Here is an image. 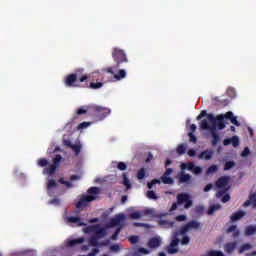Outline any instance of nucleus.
Segmentation results:
<instances>
[{"label": "nucleus", "mask_w": 256, "mask_h": 256, "mask_svg": "<svg viewBox=\"0 0 256 256\" xmlns=\"http://www.w3.org/2000/svg\"><path fill=\"white\" fill-rule=\"evenodd\" d=\"M188 137L190 143H197V137L195 136V134H193V132H189Z\"/></svg>", "instance_id": "8fccbe9b"}, {"label": "nucleus", "mask_w": 256, "mask_h": 256, "mask_svg": "<svg viewBox=\"0 0 256 256\" xmlns=\"http://www.w3.org/2000/svg\"><path fill=\"white\" fill-rule=\"evenodd\" d=\"M237 249V242H228L224 245V251L228 254L231 255L233 251Z\"/></svg>", "instance_id": "412c9836"}, {"label": "nucleus", "mask_w": 256, "mask_h": 256, "mask_svg": "<svg viewBox=\"0 0 256 256\" xmlns=\"http://www.w3.org/2000/svg\"><path fill=\"white\" fill-rule=\"evenodd\" d=\"M224 145H233L234 147H239V137L233 136L232 138L224 139Z\"/></svg>", "instance_id": "4be33fe9"}, {"label": "nucleus", "mask_w": 256, "mask_h": 256, "mask_svg": "<svg viewBox=\"0 0 256 256\" xmlns=\"http://www.w3.org/2000/svg\"><path fill=\"white\" fill-rule=\"evenodd\" d=\"M99 187L92 186L87 190L88 195H83L80 200L76 203V208L81 209V207H87L88 203L95 201L99 196Z\"/></svg>", "instance_id": "f03ea898"}, {"label": "nucleus", "mask_w": 256, "mask_h": 256, "mask_svg": "<svg viewBox=\"0 0 256 256\" xmlns=\"http://www.w3.org/2000/svg\"><path fill=\"white\" fill-rule=\"evenodd\" d=\"M219 209H221V204L211 205L207 210V215H214L216 211H219Z\"/></svg>", "instance_id": "cd10ccee"}, {"label": "nucleus", "mask_w": 256, "mask_h": 256, "mask_svg": "<svg viewBox=\"0 0 256 256\" xmlns=\"http://www.w3.org/2000/svg\"><path fill=\"white\" fill-rule=\"evenodd\" d=\"M89 87L90 89H101V87H103V82H91Z\"/></svg>", "instance_id": "c03bdc74"}, {"label": "nucleus", "mask_w": 256, "mask_h": 256, "mask_svg": "<svg viewBox=\"0 0 256 256\" xmlns=\"http://www.w3.org/2000/svg\"><path fill=\"white\" fill-rule=\"evenodd\" d=\"M128 241L132 244L135 245L136 243L139 242V236H131L128 238Z\"/></svg>", "instance_id": "3c124183"}, {"label": "nucleus", "mask_w": 256, "mask_h": 256, "mask_svg": "<svg viewBox=\"0 0 256 256\" xmlns=\"http://www.w3.org/2000/svg\"><path fill=\"white\" fill-rule=\"evenodd\" d=\"M214 153L215 152L213 150H204L198 155V159H200V160L204 159L205 161H211V159H213Z\"/></svg>", "instance_id": "f8f14e48"}, {"label": "nucleus", "mask_w": 256, "mask_h": 256, "mask_svg": "<svg viewBox=\"0 0 256 256\" xmlns=\"http://www.w3.org/2000/svg\"><path fill=\"white\" fill-rule=\"evenodd\" d=\"M127 77V72L124 69H120L117 74L114 75V79L116 81H121V79H125Z\"/></svg>", "instance_id": "7c9ffc66"}, {"label": "nucleus", "mask_w": 256, "mask_h": 256, "mask_svg": "<svg viewBox=\"0 0 256 256\" xmlns=\"http://www.w3.org/2000/svg\"><path fill=\"white\" fill-rule=\"evenodd\" d=\"M237 230V225H231L228 229H227V233H234Z\"/></svg>", "instance_id": "680f3d73"}, {"label": "nucleus", "mask_w": 256, "mask_h": 256, "mask_svg": "<svg viewBox=\"0 0 256 256\" xmlns=\"http://www.w3.org/2000/svg\"><path fill=\"white\" fill-rule=\"evenodd\" d=\"M119 233H121V228H117L115 233L112 234L111 236L112 241H117V237H119Z\"/></svg>", "instance_id": "864d4df0"}, {"label": "nucleus", "mask_w": 256, "mask_h": 256, "mask_svg": "<svg viewBox=\"0 0 256 256\" xmlns=\"http://www.w3.org/2000/svg\"><path fill=\"white\" fill-rule=\"evenodd\" d=\"M77 77H79L78 73L67 75L64 80V85H66V87H77V85H75V83H77Z\"/></svg>", "instance_id": "1a4fd4ad"}, {"label": "nucleus", "mask_w": 256, "mask_h": 256, "mask_svg": "<svg viewBox=\"0 0 256 256\" xmlns=\"http://www.w3.org/2000/svg\"><path fill=\"white\" fill-rule=\"evenodd\" d=\"M213 189V184H208L204 187V193H209V190Z\"/></svg>", "instance_id": "338daca9"}, {"label": "nucleus", "mask_w": 256, "mask_h": 256, "mask_svg": "<svg viewBox=\"0 0 256 256\" xmlns=\"http://www.w3.org/2000/svg\"><path fill=\"white\" fill-rule=\"evenodd\" d=\"M58 182L61 183V185H65V187H67V189H73V187H75V186L73 185V183H71V182L65 180V178H60V179L58 180Z\"/></svg>", "instance_id": "c9c22d12"}, {"label": "nucleus", "mask_w": 256, "mask_h": 256, "mask_svg": "<svg viewBox=\"0 0 256 256\" xmlns=\"http://www.w3.org/2000/svg\"><path fill=\"white\" fill-rule=\"evenodd\" d=\"M194 168H195V164L193 162H189L187 164L185 163L181 164L182 171H185V169H188V171H193Z\"/></svg>", "instance_id": "72a5a7b5"}, {"label": "nucleus", "mask_w": 256, "mask_h": 256, "mask_svg": "<svg viewBox=\"0 0 256 256\" xmlns=\"http://www.w3.org/2000/svg\"><path fill=\"white\" fill-rule=\"evenodd\" d=\"M125 221L124 214H118L114 218L110 219V227H117V225L123 223Z\"/></svg>", "instance_id": "ddd939ff"}, {"label": "nucleus", "mask_w": 256, "mask_h": 256, "mask_svg": "<svg viewBox=\"0 0 256 256\" xmlns=\"http://www.w3.org/2000/svg\"><path fill=\"white\" fill-rule=\"evenodd\" d=\"M203 117H207V119L201 120ZM196 119L197 121H201L200 129H203V131H207V129L217 131V127L220 131L225 129V114H220L215 117L213 114H207V110H202Z\"/></svg>", "instance_id": "f257e3e1"}, {"label": "nucleus", "mask_w": 256, "mask_h": 256, "mask_svg": "<svg viewBox=\"0 0 256 256\" xmlns=\"http://www.w3.org/2000/svg\"><path fill=\"white\" fill-rule=\"evenodd\" d=\"M87 79H89V75L84 74L79 78L80 83H85V81H87Z\"/></svg>", "instance_id": "e2e57ef3"}, {"label": "nucleus", "mask_w": 256, "mask_h": 256, "mask_svg": "<svg viewBox=\"0 0 256 256\" xmlns=\"http://www.w3.org/2000/svg\"><path fill=\"white\" fill-rule=\"evenodd\" d=\"M68 223H74L76 227H85L87 225L80 217L70 216L67 218Z\"/></svg>", "instance_id": "4468645a"}, {"label": "nucleus", "mask_w": 256, "mask_h": 256, "mask_svg": "<svg viewBox=\"0 0 256 256\" xmlns=\"http://www.w3.org/2000/svg\"><path fill=\"white\" fill-rule=\"evenodd\" d=\"M160 245H161V238H159V237H152L148 241L149 249H157L158 247H160Z\"/></svg>", "instance_id": "2eb2a0df"}, {"label": "nucleus", "mask_w": 256, "mask_h": 256, "mask_svg": "<svg viewBox=\"0 0 256 256\" xmlns=\"http://www.w3.org/2000/svg\"><path fill=\"white\" fill-rule=\"evenodd\" d=\"M172 173L173 169L167 168L164 174L161 176V181L162 183H164V185H173V183H175L173 178L169 177V175H171Z\"/></svg>", "instance_id": "9d476101"}, {"label": "nucleus", "mask_w": 256, "mask_h": 256, "mask_svg": "<svg viewBox=\"0 0 256 256\" xmlns=\"http://www.w3.org/2000/svg\"><path fill=\"white\" fill-rule=\"evenodd\" d=\"M55 188H57V182L54 179L48 180V182H47V191H48V195H50V197L52 195L51 191Z\"/></svg>", "instance_id": "a878e982"}, {"label": "nucleus", "mask_w": 256, "mask_h": 256, "mask_svg": "<svg viewBox=\"0 0 256 256\" xmlns=\"http://www.w3.org/2000/svg\"><path fill=\"white\" fill-rule=\"evenodd\" d=\"M225 190H219L217 193H216V197L218 199H221L222 203H228V201H231V196L229 194H225Z\"/></svg>", "instance_id": "6ab92c4d"}, {"label": "nucleus", "mask_w": 256, "mask_h": 256, "mask_svg": "<svg viewBox=\"0 0 256 256\" xmlns=\"http://www.w3.org/2000/svg\"><path fill=\"white\" fill-rule=\"evenodd\" d=\"M175 219H176V221H179V222L186 221L187 220V216L182 214V215L176 216Z\"/></svg>", "instance_id": "052dcab7"}, {"label": "nucleus", "mask_w": 256, "mask_h": 256, "mask_svg": "<svg viewBox=\"0 0 256 256\" xmlns=\"http://www.w3.org/2000/svg\"><path fill=\"white\" fill-rule=\"evenodd\" d=\"M151 251L147 250V248H139L137 251L133 253L134 256H140V255H149Z\"/></svg>", "instance_id": "473e14b6"}, {"label": "nucleus", "mask_w": 256, "mask_h": 256, "mask_svg": "<svg viewBox=\"0 0 256 256\" xmlns=\"http://www.w3.org/2000/svg\"><path fill=\"white\" fill-rule=\"evenodd\" d=\"M89 243L92 247H99V238H97V236H92L89 239Z\"/></svg>", "instance_id": "ea45409f"}, {"label": "nucleus", "mask_w": 256, "mask_h": 256, "mask_svg": "<svg viewBox=\"0 0 256 256\" xmlns=\"http://www.w3.org/2000/svg\"><path fill=\"white\" fill-rule=\"evenodd\" d=\"M147 215H153V209H145L140 212H132L130 214V219H141V217H145Z\"/></svg>", "instance_id": "9b49d317"}, {"label": "nucleus", "mask_w": 256, "mask_h": 256, "mask_svg": "<svg viewBox=\"0 0 256 256\" xmlns=\"http://www.w3.org/2000/svg\"><path fill=\"white\" fill-rule=\"evenodd\" d=\"M177 201L174 202L170 208V213L177 211L179 205H184V209H191L193 207V200L187 193H180L176 196Z\"/></svg>", "instance_id": "7ed1b4c3"}, {"label": "nucleus", "mask_w": 256, "mask_h": 256, "mask_svg": "<svg viewBox=\"0 0 256 256\" xmlns=\"http://www.w3.org/2000/svg\"><path fill=\"white\" fill-rule=\"evenodd\" d=\"M189 241H191V239L189 238V236L185 235L181 239V245H189Z\"/></svg>", "instance_id": "4d7b16f0"}, {"label": "nucleus", "mask_w": 256, "mask_h": 256, "mask_svg": "<svg viewBox=\"0 0 256 256\" xmlns=\"http://www.w3.org/2000/svg\"><path fill=\"white\" fill-rule=\"evenodd\" d=\"M188 181H191V175L185 174V172H181L179 175V182L188 183Z\"/></svg>", "instance_id": "c756f323"}, {"label": "nucleus", "mask_w": 256, "mask_h": 256, "mask_svg": "<svg viewBox=\"0 0 256 256\" xmlns=\"http://www.w3.org/2000/svg\"><path fill=\"white\" fill-rule=\"evenodd\" d=\"M178 155H185V151H187V146L185 144L178 145L176 149Z\"/></svg>", "instance_id": "4c0bfd02"}, {"label": "nucleus", "mask_w": 256, "mask_h": 256, "mask_svg": "<svg viewBox=\"0 0 256 256\" xmlns=\"http://www.w3.org/2000/svg\"><path fill=\"white\" fill-rule=\"evenodd\" d=\"M120 250H121V247L119 246V244H114L110 246V251H112L113 253H117Z\"/></svg>", "instance_id": "603ef678"}, {"label": "nucleus", "mask_w": 256, "mask_h": 256, "mask_svg": "<svg viewBox=\"0 0 256 256\" xmlns=\"http://www.w3.org/2000/svg\"><path fill=\"white\" fill-rule=\"evenodd\" d=\"M203 228V225L200 222H197V220H191L188 223H186L184 226L180 228L179 231H177L180 235H186L189 233V231L193 230L197 231Z\"/></svg>", "instance_id": "0eeeda50"}, {"label": "nucleus", "mask_w": 256, "mask_h": 256, "mask_svg": "<svg viewBox=\"0 0 256 256\" xmlns=\"http://www.w3.org/2000/svg\"><path fill=\"white\" fill-rule=\"evenodd\" d=\"M49 165V161L45 158H41L38 160V167H47Z\"/></svg>", "instance_id": "a18cd8bd"}, {"label": "nucleus", "mask_w": 256, "mask_h": 256, "mask_svg": "<svg viewBox=\"0 0 256 256\" xmlns=\"http://www.w3.org/2000/svg\"><path fill=\"white\" fill-rule=\"evenodd\" d=\"M249 153H250L249 148L246 147V148H244V150L242 151L241 156H242V157H247V156L249 155Z\"/></svg>", "instance_id": "0e129e2a"}, {"label": "nucleus", "mask_w": 256, "mask_h": 256, "mask_svg": "<svg viewBox=\"0 0 256 256\" xmlns=\"http://www.w3.org/2000/svg\"><path fill=\"white\" fill-rule=\"evenodd\" d=\"M84 233H94L95 237L103 239L107 235V229L102 228L100 224H95L84 228Z\"/></svg>", "instance_id": "423d86ee"}, {"label": "nucleus", "mask_w": 256, "mask_h": 256, "mask_svg": "<svg viewBox=\"0 0 256 256\" xmlns=\"http://www.w3.org/2000/svg\"><path fill=\"white\" fill-rule=\"evenodd\" d=\"M91 112V106H83L79 108L76 112L77 115H85L87 113Z\"/></svg>", "instance_id": "2f4dec72"}, {"label": "nucleus", "mask_w": 256, "mask_h": 256, "mask_svg": "<svg viewBox=\"0 0 256 256\" xmlns=\"http://www.w3.org/2000/svg\"><path fill=\"white\" fill-rule=\"evenodd\" d=\"M122 177H123V185L126 186V191H129V189H131V182L127 177V173H123Z\"/></svg>", "instance_id": "f704fd0d"}, {"label": "nucleus", "mask_w": 256, "mask_h": 256, "mask_svg": "<svg viewBox=\"0 0 256 256\" xmlns=\"http://www.w3.org/2000/svg\"><path fill=\"white\" fill-rule=\"evenodd\" d=\"M225 119H229L232 125H235L236 127L241 126V123H239V121L237 120V116H234L233 112L231 111L225 113Z\"/></svg>", "instance_id": "f3484780"}, {"label": "nucleus", "mask_w": 256, "mask_h": 256, "mask_svg": "<svg viewBox=\"0 0 256 256\" xmlns=\"http://www.w3.org/2000/svg\"><path fill=\"white\" fill-rule=\"evenodd\" d=\"M253 246L251 244H243L239 249L238 253H245V251H249V249H252Z\"/></svg>", "instance_id": "a19ab883"}, {"label": "nucleus", "mask_w": 256, "mask_h": 256, "mask_svg": "<svg viewBox=\"0 0 256 256\" xmlns=\"http://www.w3.org/2000/svg\"><path fill=\"white\" fill-rule=\"evenodd\" d=\"M112 59L116 63V68L121 67L123 63H129V58H127V53H125V50L118 47L113 48Z\"/></svg>", "instance_id": "39448f33"}, {"label": "nucleus", "mask_w": 256, "mask_h": 256, "mask_svg": "<svg viewBox=\"0 0 256 256\" xmlns=\"http://www.w3.org/2000/svg\"><path fill=\"white\" fill-rule=\"evenodd\" d=\"M85 242V238L68 239L66 240V247H75V245H81Z\"/></svg>", "instance_id": "aec40b11"}, {"label": "nucleus", "mask_w": 256, "mask_h": 256, "mask_svg": "<svg viewBox=\"0 0 256 256\" xmlns=\"http://www.w3.org/2000/svg\"><path fill=\"white\" fill-rule=\"evenodd\" d=\"M192 171L195 175H200V173H203V168L199 166H194Z\"/></svg>", "instance_id": "13d9d810"}, {"label": "nucleus", "mask_w": 256, "mask_h": 256, "mask_svg": "<svg viewBox=\"0 0 256 256\" xmlns=\"http://www.w3.org/2000/svg\"><path fill=\"white\" fill-rule=\"evenodd\" d=\"M253 205L254 207H256V193L251 194L249 196V200H246L243 204L244 207H249V205Z\"/></svg>", "instance_id": "393cba45"}, {"label": "nucleus", "mask_w": 256, "mask_h": 256, "mask_svg": "<svg viewBox=\"0 0 256 256\" xmlns=\"http://www.w3.org/2000/svg\"><path fill=\"white\" fill-rule=\"evenodd\" d=\"M246 213L243 210H238L237 212H234L231 216L230 219L231 221H239V219H243L245 217Z\"/></svg>", "instance_id": "5701e85b"}, {"label": "nucleus", "mask_w": 256, "mask_h": 256, "mask_svg": "<svg viewBox=\"0 0 256 256\" xmlns=\"http://www.w3.org/2000/svg\"><path fill=\"white\" fill-rule=\"evenodd\" d=\"M157 183H161V180L153 179L151 182L148 183V189H153V185H157Z\"/></svg>", "instance_id": "5fc2aeb1"}, {"label": "nucleus", "mask_w": 256, "mask_h": 256, "mask_svg": "<svg viewBox=\"0 0 256 256\" xmlns=\"http://www.w3.org/2000/svg\"><path fill=\"white\" fill-rule=\"evenodd\" d=\"M137 179H145V168H141L137 173Z\"/></svg>", "instance_id": "09e8293b"}, {"label": "nucleus", "mask_w": 256, "mask_h": 256, "mask_svg": "<svg viewBox=\"0 0 256 256\" xmlns=\"http://www.w3.org/2000/svg\"><path fill=\"white\" fill-rule=\"evenodd\" d=\"M179 233L176 231L172 236V240L170 244L167 246L166 251L169 255H175V253H179Z\"/></svg>", "instance_id": "6e6552de"}, {"label": "nucleus", "mask_w": 256, "mask_h": 256, "mask_svg": "<svg viewBox=\"0 0 256 256\" xmlns=\"http://www.w3.org/2000/svg\"><path fill=\"white\" fill-rule=\"evenodd\" d=\"M90 113L98 121H103V119H105L108 115H111V109L98 105H90Z\"/></svg>", "instance_id": "20e7f679"}, {"label": "nucleus", "mask_w": 256, "mask_h": 256, "mask_svg": "<svg viewBox=\"0 0 256 256\" xmlns=\"http://www.w3.org/2000/svg\"><path fill=\"white\" fill-rule=\"evenodd\" d=\"M159 225L161 227H164V229H171L172 227L175 226V221H170V220H160Z\"/></svg>", "instance_id": "b1692460"}, {"label": "nucleus", "mask_w": 256, "mask_h": 256, "mask_svg": "<svg viewBox=\"0 0 256 256\" xmlns=\"http://www.w3.org/2000/svg\"><path fill=\"white\" fill-rule=\"evenodd\" d=\"M145 161L146 163H151V161H153V154L151 152L148 153Z\"/></svg>", "instance_id": "69168bd1"}, {"label": "nucleus", "mask_w": 256, "mask_h": 256, "mask_svg": "<svg viewBox=\"0 0 256 256\" xmlns=\"http://www.w3.org/2000/svg\"><path fill=\"white\" fill-rule=\"evenodd\" d=\"M57 171V166L54 164H51L48 168H45L43 171L44 175H53Z\"/></svg>", "instance_id": "c85d7f7f"}, {"label": "nucleus", "mask_w": 256, "mask_h": 256, "mask_svg": "<svg viewBox=\"0 0 256 256\" xmlns=\"http://www.w3.org/2000/svg\"><path fill=\"white\" fill-rule=\"evenodd\" d=\"M63 159V157H61V155H56L54 158H53V164L52 165H55L56 167H58L59 163H61V160Z\"/></svg>", "instance_id": "49530a36"}, {"label": "nucleus", "mask_w": 256, "mask_h": 256, "mask_svg": "<svg viewBox=\"0 0 256 256\" xmlns=\"http://www.w3.org/2000/svg\"><path fill=\"white\" fill-rule=\"evenodd\" d=\"M117 169H119V171H125L127 169V164H125V162H119Z\"/></svg>", "instance_id": "6e6d98bb"}, {"label": "nucleus", "mask_w": 256, "mask_h": 256, "mask_svg": "<svg viewBox=\"0 0 256 256\" xmlns=\"http://www.w3.org/2000/svg\"><path fill=\"white\" fill-rule=\"evenodd\" d=\"M245 235L247 237H249L251 235H256V225L247 226L246 229H245Z\"/></svg>", "instance_id": "bb28decb"}, {"label": "nucleus", "mask_w": 256, "mask_h": 256, "mask_svg": "<svg viewBox=\"0 0 256 256\" xmlns=\"http://www.w3.org/2000/svg\"><path fill=\"white\" fill-rule=\"evenodd\" d=\"M208 131H210L211 133V137H212V147H216L217 143H219V141H221V138L219 136V133H217V130H213V129H208Z\"/></svg>", "instance_id": "a211bd4d"}, {"label": "nucleus", "mask_w": 256, "mask_h": 256, "mask_svg": "<svg viewBox=\"0 0 256 256\" xmlns=\"http://www.w3.org/2000/svg\"><path fill=\"white\" fill-rule=\"evenodd\" d=\"M205 211V206H203V205H198V206H196L195 207V209H194V213L196 214V215H203V212Z\"/></svg>", "instance_id": "79ce46f5"}, {"label": "nucleus", "mask_w": 256, "mask_h": 256, "mask_svg": "<svg viewBox=\"0 0 256 256\" xmlns=\"http://www.w3.org/2000/svg\"><path fill=\"white\" fill-rule=\"evenodd\" d=\"M146 196L148 197V199H159V197H157V194H155V191L153 190L148 191Z\"/></svg>", "instance_id": "de8ad7c7"}, {"label": "nucleus", "mask_w": 256, "mask_h": 256, "mask_svg": "<svg viewBox=\"0 0 256 256\" xmlns=\"http://www.w3.org/2000/svg\"><path fill=\"white\" fill-rule=\"evenodd\" d=\"M217 171H219V166L211 165L210 167H208V169L206 171V175H211L213 173H217Z\"/></svg>", "instance_id": "e433bc0d"}, {"label": "nucleus", "mask_w": 256, "mask_h": 256, "mask_svg": "<svg viewBox=\"0 0 256 256\" xmlns=\"http://www.w3.org/2000/svg\"><path fill=\"white\" fill-rule=\"evenodd\" d=\"M83 148V146L81 144H72V151H74L75 155H79V153H81V149Z\"/></svg>", "instance_id": "58836bf2"}, {"label": "nucleus", "mask_w": 256, "mask_h": 256, "mask_svg": "<svg viewBox=\"0 0 256 256\" xmlns=\"http://www.w3.org/2000/svg\"><path fill=\"white\" fill-rule=\"evenodd\" d=\"M91 125V122H82L78 125V129H87Z\"/></svg>", "instance_id": "bf43d9fd"}, {"label": "nucleus", "mask_w": 256, "mask_h": 256, "mask_svg": "<svg viewBox=\"0 0 256 256\" xmlns=\"http://www.w3.org/2000/svg\"><path fill=\"white\" fill-rule=\"evenodd\" d=\"M229 184V177L222 176L216 182L215 185L218 189H223V187H227Z\"/></svg>", "instance_id": "dca6fc26"}, {"label": "nucleus", "mask_w": 256, "mask_h": 256, "mask_svg": "<svg viewBox=\"0 0 256 256\" xmlns=\"http://www.w3.org/2000/svg\"><path fill=\"white\" fill-rule=\"evenodd\" d=\"M188 155L189 157H195V155H197V152L194 149H189Z\"/></svg>", "instance_id": "774afa93"}, {"label": "nucleus", "mask_w": 256, "mask_h": 256, "mask_svg": "<svg viewBox=\"0 0 256 256\" xmlns=\"http://www.w3.org/2000/svg\"><path fill=\"white\" fill-rule=\"evenodd\" d=\"M233 167H235V161H227L224 165V171H230Z\"/></svg>", "instance_id": "37998d69"}]
</instances>
